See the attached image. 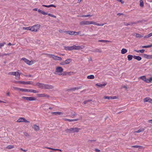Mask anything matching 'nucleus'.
Masks as SVG:
<instances>
[{
    "instance_id": "1",
    "label": "nucleus",
    "mask_w": 152,
    "mask_h": 152,
    "mask_svg": "<svg viewBox=\"0 0 152 152\" xmlns=\"http://www.w3.org/2000/svg\"><path fill=\"white\" fill-rule=\"evenodd\" d=\"M90 24H93L96 25L97 26H103L104 24V23H98L96 22L93 21H83L80 23V25L82 26L88 25Z\"/></svg>"
},
{
    "instance_id": "2",
    "label": "nucleus",
    "mask_w": 152,
    "mask_h": 152,
    "mask_svg": "<svg viewBox=\"0 0 152 152\" xmlns=\"http://www.w3.org/2000/svg\"><path fill=\"white\" fill-rule=\"evenodd\" d=\"M63 71V68L61 66H57L56 68V70L54 74L55 75H61Z\"/></svg>"
},
{
    "instance_id": "3",
    "label": "nucleus",
    "mask_w": 152,
    "mask_h": 152,
    "mask_svg": "<svg viewBox=\"0 0 152 152\" xmlns=\"http://www.w3.org/2000/svg\"><path fill=\"white\" fill-rule=\"evenodd\" d=\"M80 129L77 128H72L69 129H67L65 131L67 133H70L72 132H77L80 130Z\"/></svg>"
},
{
    "instance_id": "4",
    "label": "nucleus",
    "mask_w": 152,
    "mask_h": 152,
    "mask_svg": "<svg viewBox=\"0 0 152 152\" xmlns=\"http://www.w3.org/2000/svg\"><path fill=\"white\" fill-rule=\"evenodd\" d=\"M21 60H23L27 64L29 65H31L34 64L35 62L34 61H33L32 60L29 61L28 59L25 58H22Z\"/></svg>"
},
{
    "instance_id": "5",
    "label": "nucleus",
    "mask_w": 152,
    "mask_h": 152,
    "mask_svg": "<svg viewBox=\"0 0 152 152\" xmlns=\"http://www.w3.org/2000/svg\"><path fill=\"white\" fill-rule=\"evenodd\" d=\"M48 55L49 57L52 58L53 60L55 61H61L62 60L61 58L55 56L54 55L49 54Z\"/></svg>"
},
{
    "instance_id": "6",
    "label": "nucleus",
    "mask_w": 152,
    "mask_h": 152,
    "mask_svg": "<svg viewBox=\"0 0 152 152\" xmlns=\"http://www.w3.org/2000/svg\"><path fill=\"white\" fill-rule=\"evenodd\" d=\"M40 27V25H34L32 27H31V31H32L36 32L38 30Z\"/></svg>"
},
{
    "instance_id": "7",
    "label": "nucleus",
    "mask_w": 152,
    "mask_h": 152,
    "mask_svg": "<svg viewBox=\"0 0 152 152\" xmlns=\"http://www.w3.org/2000/svg\"><path fill=\"white\" fill-rule=\"evenodd\" d=\"M20 91L22 92H33L34 93H38V92L35 90L34 89H21Z\"/></svg>"
},
{
    "instance_id": "8",
    "label": "nucleus",
    "mask_w": 152,
    "mask_h": 152,
    "mask_svg": "<svg viewBox=\"0 0 152 152\" xmlns=\"http://www.w3.org/2000/svg\"><path fill=\"white\" fill-rule=\"evenodd\" d=\"M72 60L70 58H68L64 61L60 63L61 65H64L68 64L72 62Z\"/></svg>"
},
{
    "instance_id": "9",
    "label": "nucleus",
    "mask_w": 152,
    "mask_h": 152,
    "mask_svg": "<svg viewBox=\"0 0 152 152\" xmlns=\"http://www.w3.org/2000/svg\"><path fill=\"white\" fill-rule=\"evenodd\" d=\"M22 98L23 99L27 101H36L37 100L36 98L34 97H28L23 96L22 97Z\"/></svg>"
},
{
    "instance_id": "10",
    "label": "nucleus",
    "mask_w": 152,
    "mask_h": 152,
    "mask_svg": "<svg viewBox=\"0 0 152 152\" xmlns=\"http://www.w3.org/2000/svg\"><path fill=\"white\" fill-rule=\"evenodd\" d=\"M18 122H25L26 123H29V122L26 120L25 119L23 118H19L17 121Z\"/></svg>"
},
{
    "instance_id": "11",
    "label": "nucleus",
    "mask_w": 152,
    "mask_h": 152,
    "mask_svg": "<svg viewBox=\"0 0 152 152\" xmlns=\"http://www.w3.org/2000/svg\"><path fill=\"white\" fill-rule=\"evenodd\" d=\"M53 87L52 85L45 84L44 89H53Z\"/></svg>"
},
{
    "instance_id": "12",
    "label": "nucleus",
    "mask_w": 152,
    "mask_h": 152,
    "mask_svg": "<svg viewBox=\"0 0 152 152\" xmlns=\"http://www.w3.org/2000/svg\"><path fill=\"white\" fill-rule=\"evenodd\" d=\"M18 83L23 84H32V82L31 81H19Z\"/></svg>"
},
{
    "instance_id": "13",
    "label": "nucleus",
    "mask_w": 152,
    "mask_h": 152,
    "mask_svg": "<svg viewBox=\"0 0 152 152\" xmlns=\"http://www.w3.org/2000/svg\"><path fill=\"white\" fill-rule=\"evenodd\" d=\"M44 84L37 83H36V85L39 88L44 89Z\"/></svg>"
},
{
    "instance_id": "14",
    "label": "nucleus",
    "mask_w": 152,
    "mask_h": 152,
    "mask_svg": "<svg viewBox=\"0 0 152 152\" xmlns=\"http://www.w3.org/2000/svg\"><path fill=\"white\" fill-rule=\"evenodd\" d=\"M84 48V46L82 47L80 46H76L75 45H73V50H79L83 49Z\"/></svg>"
},
{
    "instance_id": "15",
    "label": "nucleus",
    "mask_w": 152,
    "mask_h": 152,
    "mask_svg": "<svg viewBox=\"0 0 152 152\" xmlns=\"http://www.w3.org/2000/svg\"><path fill=\"white\" fill-rule=\"evenodd\" d=\"M65 33L71 35H76V34H75V33H76V32L74 31H65L64 32Z\"/></svg>"
},
{
    "instance_id": "16",
    "label": "nucleus",
    "mask_w": 152,
    "mask_h": 152,
    "mask_svg": "<svg viewBox=\"0 0 152 152\" xmlns=\"http://www.w3.org/2000/svg\"><path fill=\"white\" fill-rule=\"evenodd\" d=\"M19 73L18 72H10L8 74L9 75H13L16 76L17 75H18L19 74Z\"/></svg>"
},
{
    "instance_id": "17",
    "label": "nucleus",
    "mask_w": 152,
    "mask_h": 152,
    "mask_svg": "<svg viewBox=\"0 0 152 152\" xmlns=\"http://www.w3.org/2000/svg\"><path fill=\"white\" fill-rule=\"evenodd\" d=\"M64 120L65 121H68L69 122H72V121H78L79 119H68L66 118H64Z\"/></svg>"
},
{
    "instance_id": "18",
    "label": "nucleus",
    "mask_w": 152,
    "mask_h": 152,
    "mask_svg": "<svg viewBox=\"0 0 152 152\" xmlns=\"http://www.w3.org/2000/svg\"><path fill=\"white\" fill-rule=\"evenodd\" d=\"M37 95L38 97H49L48 95H46L45 94H37Z\"/></svg>"
},
{
    "instance_id": "19",
    "label": "nucleus",
    "mask_w": 152,
    "mask_h": 152,
    "mask_svg": "<svg viewBox=\"0 0 152 152\" xmlns=\"http://www.w3.org/2000/svg\"><path fill=\"white\" fill-rule=\"evenodd\" d=\"M64 49L66 50H73V45L72 46L65 47Z\"/></svg>"
},
{
    "instance_id": "20",
    "label": "nucleus",
    "mask_w": 152,
    "mask_h": 152,
    "mask_svg": "<svg viewBox=\"0 0 152 152\" xmlns=\"http://www.w3.org/2000/svg\"><path fill=\"white\" fill-rule=\"evenodd\" d=\"M33 128L36 131H39V126L35 124L34 125H33Z\"/></svg>"
},
{
    "instance_id": "21",
    "label": "nucleus",
    "mask_w": 152,
    "mask_h": 152,
    "mask_svg": "<svg viewBox=\"0 0 152 152\" xmlns=\"http://www.w3.org/2000/svg\"><path fill=\"white\" fill-rule=\"evenodd\" d=\"M51 113L54 115H61L63 114V113L61 112H52Z\"/></svg>"
},
{
    "instance_id": "22",
    "label": "nucleus",
    "mask_w": 152,
    "mask_h": 152,
    "mask_svg": "<svg viewBox=\"0 0 152 152\" xmlns=\"http://www.w3.org/2000/svg\"><path fill=\"white\" fill-rule=\"evenodd\" d=\"M133 58L138 61L141 60L142 59L141 58L140 56H133Z\"/></svg>"
},
{
    "instance_id": "23",
    "label": "nucleus",
    "mask_w": 152,
    "mask_h": 152,
    "mask_svg": "<svg viewBox=\"0 0 152 152\" xmlns=\"http://www.w3.org/2000/svg\"><path fill=\"white\" fill-rule=\"evenodd\" d=\"M107 84L106 83H104L103 84H99L97 83L96 84V86L99 87H102L103 86H105Z\"/></svg>"
},
{
    "instance_id": "24",
    "label": "nucleus",
    "mask_w": 152,
    "mask_h": 152,
    "mask_svg": "<svg viewBox=\"0 0 152 152\" xmlns=\"http://www.w3.org/2000/svg\"><path fill=\"white\" fill-rule=\"evenodd\" d=\"M87 78L89 79H93L94 78V76L93 75H88L87 76Z\"/></svg>"
},
{
    "instance_id": "25",
    "label": "nucleus",
    "mask_w": 152,
    "mask_h": 152,
    "mask_svg": "<svg viewBox=\"0 0 152 152\" xmlns=\"http://www.w3.org/2000/svg\"><path fill=\"white\" fill-rule=\"evenodd\" d=\"M133 57V56L132 55H129L127 57L128 60L129 61L131 60Z\"/></svg>"
},
{
    "instance_id": "26",
    "label": "nucleus",
    "mask_w": 152,
    "mask_h": 152,
    "mask_svg": "<svg viewBox=\"0 0 152 152\" xmlns=\"http://www.w3.org/2000/svg\"><path fill=\"white\" fill-rule=\"evenodd\" d=\"M127 51L126 49L124 48H123L121 50V53L122 54H124L126 53Z\"/></svg>"
},
{
    "instance_id": "27",
    "label": "nucleus",
    "mask_w": 152,
    "mask_h": 152,
    "mask_svg": "<svg viewBox=\"0 0 152 152\" xmlns=\"http://www.w3.org/2000/svg\"><path fill=\"white\" fill-rule=\"evenodd\" d=\"M151 81H152V77H151L149 79H147L146 78L145 81L147 83H150Z\"/></svg>"
},
{
    "instance_id": "28",
    "label": "nucleus",
    "mask_w": 152,
    "mask_h": 152,
    "mask_svg": "<svg viewBox=\"0 0 152 152\" xmlns=\"http://www.w3.org/2000/svg\"><path fill=\"white\" fill-rule=\"evenodd\" d=\"M134 35L137 38H140L143 37L142 35H140L138 34H134Z\"/></svg>"
},
{
    "instance_id": "29",
    "label": "nucleus",
    "mask_w": 152,
    "mask_h": 152,
    "mask_svg": "<svg viewBox=\"0 0 152 152\" xmlns=\"http://www.w3.org/2000/svg\"><path fill=\"white\" fill-rule=\"evenodd\" d=\"M92 51L94 52H98L99 53H101L102 52V50L100 49H96L94 50H93Z\"/></svg>"
},
{
    "instance_id": "30",
    "label": "nucleus",
    "mask_w": 152,
    "mask_h": 152,
    "mask_svg": "<svg viewBox=\"0 0 152 152\" xmlns=\"http://www.w3.org/2000/svg\"><path fill=\"white\" fill-rule=\"evenodd\" d=\"M145 51V50H144V49H142L141 50H134V51H135L137 53L140 52L141 53H144V52Z\"/></svg>"
},
{
    "instance_id": "31",
    "label": "nucleus",
    "mask_w": 152,
    "mask_h": 152,
    "mask_svg": "<svg viewBox=\"0 0 152 152\" xmlns=\"http://www.w3.org/2000/svg\"><path fill=\"white\" fill-rule=\"evenodd\" d=\"M150 98H151L149 97H146L144 98V102H149V99H150Z\"/></svg>"
},
{
    "instance_id": "32",
    "label": "nucleus",
    "mask_w": 152,
    "mask_h": 152,
    "mask_svg": "<svg viewBox=\"0 0 152 152\" xmlns=\"http://www.w3.org/2000/svg\"><path fill=\"white\" fill-rule=\"evenodd\" d=\"M14 148V146L13 145H9L6 147L7 148L9 149H10Z\"/></svg>"
},
{
    "instance_id": "33",
    "label": "nucleus",
    "mask_w": 152,
    "mask_h": 152,
    "mask_svg": "<svg viewBox=\"0 0 152 152\" xmlns=\"http://www.w3.org/2000/svg\"><path fill=\"white\" fill-rule=\"evenodd\" d=\"M144 130V129H140L138 130L135 131V133H140V132L143 131Z\"/></svg>"
},
{
    "instance_id": "34",
    "label": "nucleus",
    "mask_w": 152,
    "mask_h": 152,
    "mask_svg": "<svg viewBox=\"0 0 152 152\" xmlns=\"http://www.w3.org/2000/svg\"><path fill=\"white\" fill-rule=\"evenodd\" d=\"M134 23H124V25L125 26H127L128 25H132Z\"/></svg>"
},
{
    "instance_id": "35",
    "label": "nucleus",
    "mask_w": 152,
    "mask_h": 152,
    "mask_svg": "<svg viewBox=\"0 0 152 152\" xmlns=\"http://www.w3.org/2000/svg\"><path fill=\"white\" fill-rule=\"evenodd\" d=\"M132 147L134 148H141L142 147V146L140 145H135L132 146Z\"/></svg>"
},
{
    "instance_id": "36",
    "label": "nucleus",
    "mask_w": 152,
    "mask_h": 152,
    "mask_svg": "<svg viewBox=\"0 0 152 152\" xmlns=\"http://www.w3.org/2000/svg\"><path fill=\"white\" fill-rule=\"evenodd\" d=\"M20 73H19V74L18 75H17L15 76V79L17 80H19L20 79Z\"/></svg>"
},
{
    "instance_id": "37",
    "label": "nucleus",
    "mask_w": 152,
    "mask_h": 152,
    "mask_svg": "<svg viewBox=\"0 0 152 152\" xmlns=\"http://www.w3.org/2000/svg\"><path fill=\"white\" fill-rule=\"evenodd\" d=\"M31 27H23V30H31Z\"/></svg>"
},
{
    "instance_id": "38",
    "label": "nucleus",
    "mask_w": 152,
    "mask_h": 152,
    "mask_svg": "<svg viewBox=\"0 0 152 152\" xmlns=\"http://www.w3.org/2000/svg\"><path fill=\"white\" fill-rule=\"evenodd\" d=\"M140 6L141 7H143L144 6V4L142 0L140 1Z\"/></svg>"
},
{
    "instance_id": "39",
    "label": "nucleus",
    "mask_w": 152,
    "mask_h": 152,
    "mask_svg": "<svg viewBox=\"0 0 152 152\" xmlns=\"http://www.w3.org/2000/svg\"><path fill=\"white\" fill-rule=\"evenodd\" d=\"M140 78L142 80L145 81L146 79V77L145 76H142L140 77Z\"/></svg>"
},
{
    "instance_id": "40",
    "label": "nucleus",
    "mask_w": 152,
    "mask_h": 152,
    "mask_svg": "<svg viewBox=\"0 0 152 152\" xmlns=\"http://www.w3.org/2000/svg\"><path fill=\"white\" fill-rule=\"evenodd\" d=\"M80 88V87H75L71 89V90L72 91H75V90L78 89Z\"/></svg>"
},
{
    "instance_id": "41",
    "label": "nucleus",
    "mask_w": 152,
    "mask_h": 152,
    "mask_svg": "<svg viewBox=\"0 0 152 152\" xmlns=\"http://www.w3.org/2000/svg\"><path fill=\"white\" fill-rule=\"evenodd\" d=\"M92 16L90 15H83L81 16L82 17H91Z\"/></svg>"
},
{
    "instance_id": "42",
    "label": "nucleus",
    "mask_w": 152,
    "mask_h": 152,
    "mask_svg": "<svg viewBox=\"0 0 152 152\" xmlns=\"http://www.w3.org/2000/svg\"><path fill=\"white\" fill-rule=\"evenodd\" d=\"M99 42H104V43H106L107 42H109V41H108V40H99Z\"/></svg>"
},
{
    "instance_id": "43",
    "label": "nucleus",
    "mask_w": 152,
    "mask_h": 152,
    "mask_svg": "<svg viewBox=\"0 0 152 152\" xmlns=\"http://www.w3.org/2000/svg\"><path fill=\"white\" fill-rule=\"evenodd\" d=\"M45 148H48V149H50L54 151H57L58 150V149H54V148H50L45 147Z\"/></svg>"
},
{
    "instance_id": "44",
    "label": "nucleus",
    "mask_w": 152,
    "mask_h": 152,
    "mask_svg": "<svg viewBox=\"0 0 152 152\" xmlns=\"http://www.w3.org/2000/svg\"><path fill=\"white\" fill-rule=\"evenodd\" d=\"M48 15L49 16H51V17H53L54 18H56V16L54 15H52V14H50V13H48Z\"/></svg>"
},
{
    "instance_id": "45",
    "label": "nucleus",
    "mask_w": 152,
    "mask_h": 152,
    "mask_svg": "<svg viewBox=\"0 0 152 152\" xmlns=\"http://www.w3.org/2000/svg\"><path fill=\"white\" fill-rule=\"evenodd\" d=\"M110 99H116V97L115 96H109Z\"/></svg>"
},
{
    "instance_id": "46",
    "label": "nucleus",
    "mask_w": 152,
    "mask_h": 152,
    "mask_svg": "<svg viewBox=\"0 0 152 152\" xmlns=\"http://www.w3.org/2000/svg\"><path fill=\"white\" fill-rule=\"evenodd\" d=\"M5 44V43H0V48H1L2 47H3Z\"/></svg>"
},
{
    "instance_id": "47",
    "label": "nucleus",
    "mask_w": 152,
    "mask_h": 152,
    "mask_svg": "<svg viewBox=\"0 0 152 152\" xmlns=\"http://www.w3.org/2000/svg\"><path fill=\"white\" fill-rule=\"evenodd\" d=\"M62 75L63 76L67 75V72H63L62 73Z\"/></svg>"
},
{
    "instance_id": "48",
    "label": "nucleus",
    "mask_w": 152,
    "mask_h": 152,
    "mask_svg": "<svg viewBox=\"0 0 152 152\" xmlns=\"http://www.w3.org/2000/svg\"><path fill=\"white\" fill-rule=\"evenodd\" d=\"M13 88L14 89H15V90H20V89H22V88H17V87H13Z\"/></svg>"
},
{
    "instance_id": "49",
    "label": "nucleus",
    "mask_w": 152,
    "mask_h": 152,
    "mask_svg": "<svg viewBox=\"0 0 152 152\" xmlns=\"http://www.w3.org/2000/svg\"><path fill=\"white\" fill-rule=\"evenodd\" d=\"M91 100H86V101H84V102H83V103L84 104H87V103H88V102H90V101H91Z\"/></svg>"
},
{
    "instance_id": "50",
    "label": "nucleus",
    "mask_w": 152,
    "mask_h": 152,
    "mask_svg": "<svg viewBox=\"0 0 152 152\" xmlns=\"http://www.w3.org/2000/svg\"><path fill=\"white\" fill-rule=\"evenodd\" d=\"M73 73L72 72H67V75H70Z\"/></svg>"
},
{
    "instance_id": "51",
    "label": "nucleus",
    "mask_w": 152,
    "mask_h": 152,
    "mask_svg": "<svg viewBox=\"0 0 152 152\" xmlns=\"http://www.w3.org/2000/svg\"><path fill=\"white\" fill-rule=\"evenodd\" d=\"M103 98L105 99H110L109 96H104Z\"/></svg>"
},
{
    "instance_id": "52",
    "label": "nucleus",
    "mask_w": 152,
    "mask_h": 152,
    "mask_svg": "<svg viewBox=\"0 0 152 152\" xmlns=\"http://www.w3.org/2000/svg\"><path fill=\"white\" fill-rule=\"evenodd\" d=\"M48 13H47V12H44L43 11L42 13V14L43 15H48Z\"/></svg>"
},
{
    "instance_id": "53",
    "label": "nucleus",
    "mask_w": 152,
    "mask_h": 152,
    "mask_svg": "<svg viewBox=\"0 0 152 152\" xmlns=\"http://www.w3.org/2000/svg\"><path fill=\"white\" fill-rule=\"evenodd\" d=\"M150 55H148L147 54L146 56V58L150 59Z\"/></svg>"
},
{
    "instance_id": "54",
    "label": "nucleus",
    "mask_w": 152,
    "mask_h": 152,
    "mask_svg": "<svg viewBox=\"0 0 152 152\" xmlns=\"http://www.w3.org/2000/svg\"><path fill=\"white\" fill-rule=\"evenodd\" d=\"M24 135L28 137L29 136V134L26 132H24Z\"/></svg>"
},
{
    "instance_id": "55",
    "label": "nucleus",
    "mask_w": 152,
    "mask_h": 152,
    "mask_svg": "<svg viewBox=\"0 0 152 152\" xmlns=\"http://www.w3.org/2000/svg\"><path fill=\"white\" fill-rule=\"evenodd\" d=\"M49 7H56V6L53 4H50V5H49Z\"/></svg>"
},
{
    "instance_id": "56",
    "label": "nucleus",
    "mask_w": 152,
    "mask_h": 152,
    "mask_svg": "<svg viewBox=\"0 0 152 152\" xmlns=\"http://www.w3.org/2000/svg\"><path fill=\"white\" fill-rule=\"evenodd\" d=\"M147 48H151L152 47V44L146 46Z\"/></svg>"
},
{
    "instance_id": "57",
    "label": "nucleus",
    "mask_w": 152,
    "mask_h": 152,
    "mask_svg": "<svg viewBox=\"0 0 152 152\" xmlns=\"http://www.w3.org/2000/svg\"><path fill=\"white\" fill-rule=\"evenodd\" d=\"M42 6L43 7H49V5H42Z\"/></svg>"
},
{
    "instance_id": "58",
    "label": "nucleus",
    "mask_w": 152,
    "mask_h": 152,
    "mask_svg": "<svg viewBox=\"0 0 152 152\" xmlns=\"http://www.w3.org/2000/svg\"><path fill=\"white\" fill-rule=\"evenodd\" d=\"M38 12H39V13H42V12H43V11H42V10H40V9H39V10H38Z\"/></svg>"
},
{
    "instance_id": "59",
    "label": "nucleus",
    "mask_w": 152,
    "mask_h": 152,
    "mask_svg": "<svg viewBox=\"0 0 152 152\" xmlns=\"http://www.w3.org/2000/svg\"><path fill=\"white\" fill-rule=\"evenodd\" d=\"M148 102H150L152 104V99H151V98H150V99H149V101Z\"/></svg>"
},
{
    "instance_id": "60",
    "label": "nucleus",
    "mask_w": 152,
    "mask_h": 152,
    "mask_svg": "<svg viewBox=\"0 0 152 152\" xmlns=\"http://www.w3.org/2000/svg\"><path fill=\"white\" fill-rule=\"evenodd\" d=\"M148 36L149 37H151L152 36V33H151L148 34Z\"/></svg>"
},
{
    "instance_id": "61",
    "label": "nucleus",
    "mask_w": 152,
    "mask_h": 152,
    "mask_svg": "<svg viewBox=\"0 0 152 152\" xmlns=\"http://www.w3.org/2000/svg\"><path fill=\"white\" fill-rule=\"evenodd\" d=\"M146 56H147V54H143V56H142L144 57V58H146Z\"/></svg>"
},
{
    "instance_id": "62",
    "label": "nucleus",
    "mask_w": 152,
    "mask_h": 152,
    "mask_svg": "<svg viewBox=\"0 0 152 152\" xmlns=\"http://www.w3.org/2000/svg\"><path fill=\"white\" fill-rule=\"evenodd\" d=\"M95 151H96V152H99L100 151V150L98 149H95Z\"/></svg>"
},
{
    "instance_id": "63",
    "label": "nucleus",
    "mask_w": 152,
    "mask_h": 152,
    "mask_svg": "<svg viewBox=\"0 0 152 152\" xmlns=\"http://www.w3.org/2000/svg\"><path fill=\"white\" fill-rule=\"evenodd\" d=\"M123 14L122 13H118L117 14V15L118 16H120L121 15H123Z\"/></svg>"
},
{
    "instance_id": "64",
    "label": "nucleus",
    "mask_w": 152,
    "mask_h": 152,
    "mask_svg": "<svg viewBox=\"0 0 152 152\" xmlns=\"http://www.w3.org/2000/svg\"><path fill=\"white\" fill-rule=\"evenodd\" d=\"M148 122L152 124V119L148 121Z\"/></svg>"
}]
</instances>
